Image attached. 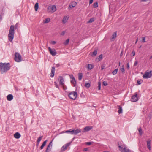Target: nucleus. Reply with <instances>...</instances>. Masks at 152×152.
<instances>
[{
  "label": "nucleus",
  "mask_w": 152,
  "mask_h": 152,
  "mask_svg": "<svg viewBox=\"0 0 152 152\" xmlns=\"http://www.w3.org/2000/svg\"><path fill=\"white\" fill-rule=\"evenodd\" d=\"M19 26V24L18 22L17 23L15 26L11 25L10 26L8 36L9 40L10 42H12L14 38L15 29H17Z\"/></svg>",
  "instance_id": "f257e3e1"
},
{
  "label": "nucleus",
  "mask_w": 152,
  "mask_h": 152,
  "mask_svg": "<svg viewBox=\"0 0 152 152\" xmlns=\"http://www.w3.org/2000/svg\"><path fill=\"white\" fill-rule=\"evenodd\" d=\"M11 66L10 64L0 63V70L1 73H3L10 70Z\"/></svg>",
  "instance_id": "f03ea898"
},
{
  "label": "nucleus",
  "mask_w": 152,
  "mask_h": 152,
  "mask_svg": "<svg viewBox=\"0 0 152 152\" xmlns=\"http://www.w3.org/2000/svg\"><path fill=\"white\" fill-rule=\"evenodd\" d=\"M48 11L49 12L53 13L56 10V7L55 5H50L47 8Z\"/></svg>",
  "instance_id": "7ed1b4c3"
},
{
  "label": "nucleus",
  "mask_w": 152,
  "mask_h": 152,
  "mask_svg": "<svg viewBox=\"0 0 152 152\" xmlns=\"http://www.w3.org/2000/svg\"><path fill=\"white\" fill-rule=\"evenodd\" d=\"M68 96L70 99L75 100L77 96V93L75 91L71 92L69 93Z\"/></svg>",
  "instance_id": "20e7f679"
},
{
  "label": "nucleus",
  "mask_w": 152,
  "mask_h": 152,
  "mask_svg": "<svg viewBox=\"0 0 152 152\" xmlns=\"http://www.w3.org/2000/svg\"><path fill=\"white\" fill-rule=\"evenodd\" d=\"M15 60L17 62H20L21 61V56L20 54L17 52L15 53Z\"/></svg>",
  "instance_id": "39448f33"
},
{
  "label": "nucleus",
  "mask_w": 152,
  "mask_h": 152,
  "mask_svg": "<svg viewBox=\"0 0 152 152\" xmlns=\"http://www.w3.org/2000/svg\"><path fill=\"white\" fill-rule=\"evenodd\" d=\"M152 71H150L148 72H145L143 75L142 77L144 78H148L151 77L152 76Z\"/></svg>",
  "instance_id": "423d86ee"
},
{
  "label": "nucleus",
  "mask_w": 152,
  "mask_h": 152,
  "mask_svg": "<svg viewBox=\"0 0 152 152\" xmlns=\"http://www.w3.org/2000/svg\"><path fill=\"white\" fill-rule=\"evenodd\" d=\"M71 143V142H69L64 145L61 148V152H63L65 150H66L67 148L70 145Z\"/></svg>",
  "instance_id": "0eeeda50"
},
{
  "label": "nucleus",
  "mask_w": 152,
  "mask_h": 152,
  "mask_svg": "<svg viewBox=\"0 0 152 152\" xmlns=\"http://www.w3.org/2000/svg\"><path fill=\"white\" fill-rule=\"evenodd\" d=\"M53 140L50 142L49 145L47 146L45 152H49L51 151L53 145Z\"/></svg>",
  "instance_id": "6e6552de"
},
{
  "label": "nucleus",
  "mask_w": 152,
  "mask_h": 152,
  "mask_svg": "<svg viewBox=\"0 0 152 152\" xmlns=\"http://www.w3.org/2000/svg\"><path fill=\"white\" fill-rule=\"evenodd\" d=\"M48 49L50 54L54 56L56 55L57 53L54 49H52L50 47H48Z\"/></svg>",
  "instance_id": "1a4fd4ad"
},
{
  "label": "nucleus",
  "mask_w": 152,
  "mask_h": 152,
  "mask_svg": "<svg viewBox=\"0 0 152 152\" xmlns=\"http://www.w3.org/2000/svg\"><path fill=\"white\" fill-rule=\"evenodd\" d=\"M138 98L137 95L136 93H135V95L132 96L131 101L132 102H135L138 100Z\"/></svg>",
  "instance_id": "9d476101"
},
{
  "label": "nucleus",
  "mask_w": 152,
  "mask_h": 152,
  "mask_svg": "<svg viewBox=\"0 0 152 152\" xmlns=\"http://www.w3.org/2000/svg\"><path fill=\"white\" fill-rule=\"evenodd\" d=\"M58 80L60 82V84L61 86H63L64 85V79L63 77L61 76H59L58 77Z\"/></svg>",
  "instance_id": "9b49d317"
},
{
  "label": "nucleus",
  "mask_w": 152,
  "mask_h": 152,
  "mask_svg": "<svg viewBox=\"0 0 152 152\" xmlns=\"http://www.w3.org/2000/svg\"><path fill=\"white\" fill-rule=\"evenodd\" d=\"M118 147L120 148V150L121 152H124L125 151V148L124 145H120L119 143L118 142Z\"/></svg>",
  "instance_id": "f8f14e48"
},
{
  "label": "nucleus",
  "mask_w": 152,
  "mask_h": 152,
  "mask_svg": "<svg viewBox=\"0 0 152 152\" xmlns=\"http://www.w3.org/2000/svg\"><path fill=\"white\" fill-rule=\"evenodd\" d=\"M92 128V127L90 126H86L83 129V132H86L91 130Z\"/></svg>",
  "instance_id": "ddd939ff"
},
{
  "label": "nucleus",
  "mask_w": 152,
  "mask_h": 152,
  "mask_svg": "<svg viewBox=\"0 0 152 152\" xmlns=\"http://www.w3.org/2000/svg\"><path fill=\"white\" fill-rule=\"evenodd\" d=\"M13 98V96L11 94H9L7 96V99L8 101H10L12 100Z\"/></svg>",
  "instance_id": "4468645a"
},
{
  "label": "nucleus",
  "mask_w": 152,
  "mask_h": 152,
  "mask_svg": "<svg viewBox=\"0 0 152 152\" xmlns=\"http://www.w3.org/2000/svg\"><path fill=\"white\" fill-rule=\"evenodd\" d=\"M55 70V68L54 67H53L52 68L51 71V75H50V77H53L54 75V73Z\"/></svg>",
  "instance_id": "2eb2a0df"
},
{
  "label": "nucleus",
  "mask_w": 152,
  "mask_h": 152,
  "mask_svg": "<svg viewBox=\"0 0 152 152\" xmlns=\"http://www.w3.org/2000/svg\"><path fill=\"white\" fill-rule=\"evenodd\" d=\"M14 136L15 138L18 139L20 137L21 135L19 132H17L14 134Z\"/></svg>",
  "instance_id": "dca6fc26"
},
{
  "label": "nucleus",
  "mask_w": 152,
  "mask_h": 152,
  "mask_svg": "<svg viewBox=\"0 0 152 152\" xmlns=\"http://www.w3.org/2000/svg\"><path fill=\"white\" fill-rule=\"evenodd\" d=\"M81 130L80 129H77L76 130H74V132H73V134L76 135L77 134L81 132Z\"/></svg>",
  "instance_id": "f3484780"
},
{
  "label": "nucleus",
  "mask_w": 152,
  "mask_h": 152,
  "mask_svg": "<svg viewBox=\"0 0 152 152\" xmlns=\"http://www.w3.org/2000/svg\"><path fill=\"white\" fill-rule=\"evenodd\" d=\"M147 146L148 147V148L149 150H151V140L150 139H148V140L147 141Z\"/></svg>",
  "instance_id": "a211bd4d"
},
{
  "label": "nucleus",
  "mask_w": 152,
  "mask_h": 152,
  "mask_svg": "<svg viewBox=\"0 0 152 152\" xmlns=\"http://www.w3.org/2000/svg\"><path fill=\"white\" fill-rule=\"evenodd\" d=\"M71 83L73 84L74 86H76V82L75 77L73 78V79L71 80Z\"/></svg>",
  "instance_id": "6ab92c4d"
},
{
  "label": "nucleus",
  "mask_w": 152,
  "mask_h": 152,
  "mask_svg": "<svg viewBox=\"0 0 152 152\" xmlns=\"http://www.w3.org/2000/svg\"><path fill=\"white\" fill-rule=\"evenodd\" d=\"M118 113L119 114H121L122 113V107L120 106H118Z\"/></svg>",
  "instance_id": "aec40b11"
},
{
  "label": "nucleus",
  "mask_w": 152,
  "mask_h": 152,
  "mask_svg": "<svg viewBox=\"0 0 152 152\" xmlns=\"http://www.w3.org/2000/svg\"><path fill=\"white\" fill-rule=\"evenodd\" d=\"M76 4L77 3L76 2H73L72 4L69 5V7L70 8L74 7L75 6Z\"/></svg>",
  "instance_id": "412c9836"
},
{
  "label": "nucleus",
  "mask_w": 152,
  "mask_h": 152,
  "mask_svg": "<svg viewBox=\"0 0 152 152\" xmlns=\"http://www.w3.org/2000/svg\"><path fill=\"white\" fill-rule=\"evenodd\" d=\"M39 8V4L37 2L36 3L34 6L35 10V11H37Z\"/></svg>",
  "instance_id": "4be33fe9"
},
{
  "label": "nucleus",
  "mask_w": 152,
  "mask_h": 152,
  "mask_svg": "<svg viewBox=\"0 0 152 152\" xmlns=\"http://www.w3.org/2000/svg\"><path fill=\"white\" fill-rule=\"evenodd\" d=\"M78 79L79 80H81L82 78L83 77V73H79L78 74Z\"/></svg>",
  "instance_id": "5701e85b"
},
{
  "label": "nucleus",
  "mask_w": 152,
  "mask_h": 152,
  "mask_svg": "<svg viewBox=\"0 0 152 152\" xmlns=\"http://www.w3.org/2000/svg\"><path fill=\"white\" fill-rule=\"evenodd\" d=\"M74 132V130L72 129H69V130H67L65 132L66 133H70L71 134H73V132Z\"/></svg>",
  "instance_id": "b1692460"
},
{
  "label": "nucleus",
  "mask_w": 152,
  "mask_h": 152,
  "mask_svg": "<svg viewBox=\"0 0 152 152\" xmlns=\"http://www.w3.org/2000/svg\"><path fill=\"white\" fill-rule=\"evenodd\" d=\"M68 19V18L67 16H64L63 20L62 22L64 23H65L67 21Z\"/></svg>",
  "instance_id": "393cba45"
},
{
  "label": "nucleus",
  "mask_w": 152,
  "mask_h": 152,
  "mask_svg": "<svg viewBox=\"0 0 152 152\" xmlns=\"http://www.w3.org/2000/svg\"><path fill=\"white\" fill-rule=\"evenodd\" d=\"M97 53V50H94V51L92 53L91 56L92 57H94L96 56Z\"/></svg>",
  "instance_id": "a878e982"
},
{
  "label": "nucleus",
  "mask_w": 152,
  "mask_h": 152,
  "mask_svg": "<svg viewBox=\"0 0 152 152\" xmlns=\"http://www.w3.org/2000/svg\"><path fill=\"white\" fill-rule=\"evenodd\" d=\"M50 18H47L45 19V20H44L43 23H47L49 22L50 21Z\"/></svg>",
  "instance_id": "bb28decb"
},
{
  "label": "nucleus",
  "mask_w": 152,
  "mask_h": 152,
  "mask_svg": "<svg viewBox=\"0 0 152 152\" xmlns=\"http://www.w3.org/2000/svg\"><path fill=\"white\" fill-rule=\"evenodd\" d=\"M94 20H95L94 18V17H93V18H91L90 19V20L88 21L87 23H91L93 22Z\"/></svg>",
  "instance_id": "cd10ccee"
},
{
  "label": "nucleus",
  "mask_w": 152,
  "mask_h": 152,
  "mask_svg": "<svg viewBox=\"0 0 152 152\" xmlns=\"http://www.w3.org/2000/svg\"><path fill=\"white\" fill-rule=\"evenodd\" d=\"M117 32H115L113 33L112 35V39L115 38L116 37Z\"/></svg>",
  "instance_id": "c85d7f7f"
},
{
  "label": "nucleus",
  "mask_w": 152,
  "mask_h": 152,
  "mask_svg": "<svg viewBox=\"0 0 152 152\" xmlns=\"http://www.w3.org/2000/svg\"><path fill=\"white\" fill-rule=\"evenodd\" d=\"M118 68L115 69L114 71H113L112 73L114 75L116 74H117V72L118 71Z\"/></svg>",
  "instance_id": "c756f323"
},
{
  "label": "nucleus",
  "mask_w": 152,
  "mask_h": 152,
  "mask_svg": "<svg viewBox=\"0 0 152 152\" xmlns=\"http://www.w3.org/2000/svg\"><path fill=\"white\" fill-rule=\"evenodd\" d=\"M88 69H91L93 68V66L92 65V64H88Z\"/></svg>",
  "instance_id": "7c9ffc66"
},
{
  "label": "nucleus",
  "mask_w": 152,
  "mask_h": 152,
  "mask_svg": "<svg viewBox=\"0 0 152 152\" xmlns=\"http://www.w3.org/2000/svg\"><path fill=\"white\" fill-rule=\"evenodd\" d=\"M120 70L123 73H124L125 70L124 69V66L123 65L122 66V68L120 69Z\"/></svg>",
  "instance_id": "2f4dec72"
},
{
  "label": "nucleus",
  "mask_w": 152,
  "mask_h": 152,
  "mask_svg": "<svg viewBox=\"0 0 152 152\" xmlns=\"http://www.w3.org/2000/svg\"><path fill=\"white\" fill-rule=\"evenodd\" d=\"M90 84L89 83H85V86L87 88L90 87Z\"/></svg>",
  "instance_id": "473e14b6"
},
{
  "label": "nucleus",
  "mask_w": 152,
  "mask_h": 152,
  "mask_svg": "<svg viewBox=\"0 0 152 152\" xmlns=\"http://www.w3.org/2000/svg\"><path fill=\"white\" fill-rule=\"evenodd\" d=\"M69 39H67L66 40L65 42H64V44H65V45H67L69 43Z\"/></svg>",
  "instance_id": "72a5a7b5"
},
{
  "label": "nucleus",
  "mask_w": 152,
  "mask_h": 152,
  "mask_svg": "<svg viewBox=\"0 0 152 152\" xmlns=\"http://www.w3.org/2000/svg\"><path fill=\"white\" fill-rule=\"evenodd\" d=\"M94 7L96 8L98 7V3L97 2H95L94 4L93 5Z\"/></svg>",
  "instance_id": "f704fd0d"
},
{
  "label": "nucleus",
  "mask_w": 152,
  "mask_h": 152,
  "mask_svg": "<svg viewBox=\"0 0 152 152\" xmlns=\"http://www.w3.org/2000/svg\"><path fill=\"white\" fill-rule=\"evenodd\" d=\"M43 137V136H41L39 137L37 140V143H39V142L41 141L42 140V138Z\"/></svg>",
  "instance_id": "c9c22d12"
},
{
  "label": "nucleus",
  "mask_w": 152,
  "mask_h": 152,
  "mask_svg": "<svg viewBox=\"0 0 152 152\" xmlns=\"http://www.w3.org/2000/svg\"><path fill=\"white\" fill-rule=\"evenodd\" d=\"M138 131L139 132L140 135H141L142 134V132L141 127L139 129Z\"/></svg>",
  "instance_id": "e433bc0d"
},
{
  "label": "nucleus",
  "mask_w": 152,
  "mask_h": 152,
  "mask_svg": "<svg viewBox=\"0 0 152 152\" xmlns=\"http://www.w3.org/2000/svg\"><path fill=\"white\" fill-rule=\"evenodd\" d=\"M102 54L100 55L99 56V58H98V59L99 60V61L101 60L102 58Z\"/></svg>",
  "instance_id": "4c0bfd02"
},
{
  "label": "nucleus",
  "mask_w": 152,
  "mask_h": 152,
  "mask_svg": "<svg viewBox=\"0 0 152 152\" xmlns=\"http://www.w3.org/2000/svg\"><path fill=\"white\" fill-rule=\"evenodd\" d=\"M98 90H100L101 89V83L100 81H99V82H98Z\"/></svg>",
  "instance_id": "58836bf2"
},
{
  "label": "nucleus",
  "mask_w": 152,
  "mask_h": 152,
  "mask_svg": "<svg viewBox=\"0 0 152 152\" xmlns=\"http://www.w3.org/2000/svg\"><path fill=\"white\" fill-rule=\"evenodd\" d=\"M103 85L104 86H106L108 84L107 82L106 81H103L102 83Z\"/></svg>",
  "instance_id": "ea45409f"
},
{
  "label": "nucleus",
  "mask_w": 152,
  "mask_h": 152,
  "mask_svg": "<svg viewBox=\"0 0 152 152\" xmlns=\"http://www.w3.org/2000/svg\"><path fill=\"white\" fill-rule=\"evenodd\" d=\"M135 52L134 50H133L132 52V53L131 54V56H135Z\"/></svg>",
  "instance_id": "a19ab883"
},
{
  "label": "nucleus",
  "mask_w": 152,
  "mask_h": 152,
  "mask_svg": "<svg viewBox=\"0 0 152 152\" xmlns=\"http://www.w3.org/2000/svg\"><path fill=\"white\" fill-rule=\"evenodd\" d=\"M54 83H55V86L56 87V88L59 89V87H58V85L57 84V83L56 82H54Z\"/></svg>",
  "instance_id": "79ce46f5"
},
{
  "label": "nucleus",
  "mask_w": 152,
  "mask_h": 152,
  "mask_svg": "<svg viewBox=\"0 0 152 152\" xmlns=\"http://www.w3.org/2000/svg\"><path fill=\"white\" fill-rule=\"evenodd\" d=\"M138 64V62L137 61H135L134 64V66H137Z\"/></svg>",
  "instance_id": "37998d69"
},
{
  "label": "nucleus",
  "mask_w": 152,
  "mask_h": 152,
  "mask_svg": "<svg viewBox=\"0 0 152 152\" xmlns=\"http://www.w3.org/2000/svg\"><path fill=\"white\" fill-rule=\"evenodd\" d=\"M145 37H144L142 38V42L143 43L145 42Z\"/></svg>",
  "instance_id": "c03bdc74"
},
{
  "label": "nucleus",
  "mask_w": 152,
  "mask_h": 152,
  "mask_svg": "<svg viewBox=\"0 0 152 152\" xmlns=\"http://www.w3.org/2000/svg\"><path fill=\"white\" fill-rule=\"evenodd\" d=\"M51 43L53 45H54L56 43V42L55 41H52L51 42Z\"/></svg>",
  "instance_id": "a18cd8bd"
},
{
  "label": "nucleus",
  "mask_w": 152,
  "mask_h": 152,
  "mask_svg": "<svg viewBox=\"0 0 152 152\" xmlns=\"http://www.w3.org/2000/svg\"><path fill=\"white\" fill-rule=\"evenodd\" d=\"M61 86L63 87V89L64 90H65L67 89L66 87L64 85H63V86Z\"/></svg>",
  "instance_id": "49530a36"
},
{
  "label": "nucleus",
  "mask_w": 152,
  "mask_h": 152,
  "mask_svg": "<svg viewBox=\"0 0 152 152\" xmlns=\"http://www.w3.org/2000/svg\"><path fill=\"white\" fill-rule=\"evenodd\" d=\"M91 143H92V142H87L86 143V144L88 145H91Z\"/></svg>",
  "instance_id": "de8ad7c7"
},
{
  "label": "nucleus",
  "mask_w": 152,
  "mask_h": 152,
  "mask_svg": "<svg viewBox=\"0 0 152 152\" xmlns=\"http://www.w3.org/2000/svg\"><path fill=\"white\" fill-rule=\"evenodd\" d=\"M45 146V145H44V144H42V145L40 147V149H42Z\"/></svg>",
  "instance_id": "09e8293b"
},
{
  "label": "nucleus",
  "mask_w": 152,
  "mask_h": 152,
  "mask_svg": "<svg viewBox=\"0 0 152 152\" xmlns=\"http://www.w3.org/2000/svg\"><path fill=\"white\" fill-rule=\"evenodd\" d=\"M105 67V65L103 64L101 66V69L103 70V69L104 67Z\"/></svg>",
  "instance_id": "8fccbe9b"
},
{
  "label": "nucleus",
  "mask_w": 152,
  "mask_h": 152,
  "mask_svg": "<svg viewBox=\"0 0 152 152\" xmlns=\"http://www.w3.org/2000/svg\"><path fill=\"white\" fill-rule=\"evenodd\" d=\"M88 149L87 148H85L83 149V151H88Z\"/></svg>",
  "instance_id": "3c124183"
},
{
  "label": "nucleus",
  "mask_w": 152,
  "mask_h": 152,
  "mask_svg": "<svg viewBox=\"0 0 152 152\" xmlns=\"http://www.w3.org/2000/svg\"><path fill=\"white\" fill-rule=\"evenodd\" d=\"M47 141V140H46L45 141L43 142V143L42 144H44V145H46V142Z\"/></svg>",
  "instance_id": "603ef678"
},
{
  "label": "nucleus",
  "mask_w": 152,
  "mask_h": 152,
  "mask_svg": "<svg viewBox=\"0 0 152 152\" xmlns=\"http://www.w3.org/2000/svg\"><path fill=\"white\" fill-rule=\"evenodd\" d=\"M137 82V83L139 85H140L141 84L140 81V80H138Z\"/></svg>",
  "instance_id": "864d4df0"
},
{
  "label": "nucleus",
  "mask_w": 152,
  "mask_h": 152,
  "mask_svg": "<svg viewBox=\"0 0 152 152\" xmlns=\"http://www.w3.org/2000/svg\"><path fill=\"white\" fill-rule=\"evenodd\" d=\"M60 66V64H56V66L57 67H59Z\"/></svg>",
  "instance_id": "5fc2aeb1"
},
{
  "label": "nucleus",
  "mask_w": 152,
  "mask_h": 152,
  "mask_svg": "<svg viewBox=\"0 0 152 152\" xmlns=\"http://www.w3.org/2000/svg\"><path fill=\"white\" fill-rule=\"evenodd\" d=\"M65 32L64 31H62L61 33V35H64L65 34Z\"/></svg>",
  "instance_id": "6e6d98bb"
},
{
  "label": "nucleus",
  "mask_w": 152,
  "mask_h": 152,
  "mask_svg": "<svg viewBox=\"0 0 152 152\" xmlns=\"http://www.w3.org/2000/svg\"><path fill=\"white\" fill-rule=\"evenodd\" d=\"M70 77L71 79H73V78L74 77H73V75H70Z\"/></svg>",
  "instance_id": "4d7b16f0"
},
{
  "label": "nucleus",
  "mask_w": 152,
  "mask_h": 152,
  "mask_svg": "<svg viewBox=\"0 0 152 152\" xmlns=\"http://www.w3.org/2000/svg\"><path fill=\"white\" fill-rule=\"evenodd\" d=\"M129 63H128L127 64V68L129 69Z\"/></svg>",
  "instance_id": "13d9d810"
},
{
  "label": "nucleus",
  "mask_w": 152,
  "mask_h": 152,
  "mask_svg": "<svg viewBox=\"0 0 152 152\" xmlns=\"http://www.w3.org/2000/svg\"><path fill=\"white\" fill-rule=\"evenodd\" d=\"M93 0H90L89 1V4H91L93 2Z\"/></svg>",
  "instance_id": "bf43d9fd"
},
{
  "label": "nucleus",
  "mask_w": 152,
  "mask_h": 152,
  "mask_svg": "<svg viewBox=\"0 0 152 152\" xmlns=\"http://www.w3.org/2000/svg\"><path fill=\"white\" fill-rule=\"evenodd\" d=\"M148 0H141L140 1L141 2H145V1H148Z\"/></svg>",
  "instance_id": "052dcab7"
},
{
  "label": "nucleus",
  "mask_w": 152,
  "mask_h": 152,
  "mask_svg": "<svg viewBox=\"0 0 152 152\" xmlns=\"http://www.w3.org/2000/svg\"><path fill=\"white\" fill-rule=\"evenodd\" d=\"M2 19V17L1 15H0V20L1 21Z\"/></svg>",
  "instance_id": "680f3d73"
},
{
  "label": "nucleus",
  "mask_w": 152,
  "mask_h": 152,
  "mask_svg": "<svg viewBox=\"0 0 152 152\" xmlns=\"http://www.w3.org/2000/svg\"><path fill=\"white\" fill-rule=\"evenodd\" d=\"M138 38H137L136 40V42L135 43V44H136L137 43V42L138 41Z\"/></svg>",
  "instance_id": "e2e57ef3"
},
{
  "label": "nucleus",
  "mask_w": 152,
  "mask_h": 152,
  "mask_svg": "<svg viewBox=\"0 0 152 152\" xmlns=\"http://www.w3.org/2000/svg\"><path fill=\"white\" fill-rule=\"evenodd\" d=\"M152 58V55L151 56L150 58V59H151Z\"/></svg>",
  "instance_id": "0e129e2a"
},
{
  "label": "nucleus",
  "mask_w": 152,
  "mask_h": 152,
  "mask_svg": "<svg viewBox=\"0 0 152 152\" xmlns=\"http://www.w3.org/2000/svg\"><path fill=\"white\" fill-rule=\"evenodd\" d=\"M39 143H37V147L39 144Z\"/></svg>",
  "instance_id": "69168bd1"
},
{
  "label": "nucleus",
  "mask_w": 152,
  "mask_h": 152,
  "mask_svg": "<svg viewBox=\"0 0 152 152\" xmlns=\"http://www.w3.org/2000/svg\"><path fill=\"white\" fill-rule=\"evenodd\" d=\"M102 152H109V151H104Z\"/></svg>",
  "instance_id": "338daca9"
},
{
  "label": "nucleus",
  "mask_w": 152,
  "mask_h": 152,
  "mask_svg": "<svg viewBox=\"0 0 152 152\" xmlns=\"http://www.w3.org/2000/svg\"><path fill=\"white\" fill-rule=\"evenodd\" d=\"M122 54V52H121V53L120 54L121 56Z\"/></svg>",
  "instance_id": "774afa93"
}]
</instances>
